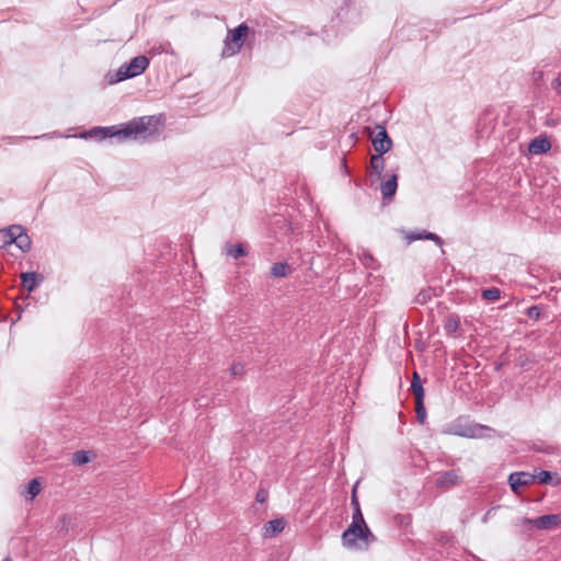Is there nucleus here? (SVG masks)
I'll return each mask as SVG.
<instances>
[{"label": "nucleus", "instance_id": "nucleus-1", "mask_svg": "<svg viewBox=\"0 0 561 561\" xmlns=\"http://www.w3.org/2000/svg\"><path fill=\"white\" fill-rule=\"evenodd\" d=\"M161 123V116L149 115L135 117L121 126L107 127H93L89 130L82 131L79 137L82 139L104 140L107 138H117L118 141L126 139H145L148 135H153L156 130H150L151 126H157Z\"/></svg>", "mask_w": 561, "mask_h": 561}, {"label": "nucleus", "instance_id": "nucleus-2", "mask_svg": "<svg viewBox=\"0 0 561 561\" xmlns=\"http://www.w3.org/2000/svg\"><path fill=\"white\" fill-rule=\"evenodd\" d=\"M249 31L250 28L245 23H241L233 30H229L225 38L221 57L228 58L237 55L243 47Z\"/></svg>", "mask_w": 561, "mask_h": 561}, {"label": "nucleus", "instance_id": "nucleus-3", "mask_svg": "<svg viewBox=\"0 0 561 561\" xmlns=\"http://www.w3.org/2000/svg\"><path fill=\"white\" fill-rule=\"evenodd\" d=\"M149 66V59L139 55L134 58L128 64L122 65L118 70L115 72L114 78H111L112 83H117L134 77L141 75Z\"/></svg>", "mask_w": 561, "mask_h": 561}, {"label": "nucleus", "instance_id": "nucleus-4", "mask_svg": "<svg viewBox=\"0 0 561 561\" xmlns=\"http://www.w3.org/2000/svg\"><path fill=\"white\" fill-rule=\"evenodd\" d=\"M375 536L367 525L351 524L342 534V543L348 549L357 548V540L368 545L369 540H374Z\"/></svg>", "mask_w": 561, "mask_h": 561}, {"label": "nucleus", "instance_id": "nucleus-5", "mask_svg": "<svg viewBox=\"0 0 561 561\" xmlns=\"http://www.w3.org/2000/svg\"><path fill=\"white\" fill-rule=\"evenodd\" d=\"M481 428H486V426L469 424V423H466L462 420L458 419L455 422L448 424L443 430V433L449 434V435L461 436V437L473 438L478 435V430H481Z\"/></svg>", "mask_w": 561, "mask_h": 561}, {"label": "nucleus", "instance_id": "nucleus-6", "mask_svg": "<svg viewBox=\"0 0 561 561\" xmlns=\"http://www.w3.org/2000/svg\"><path fill=\"white\" fill-rule=\"evenodd\" d=\"M524 524H531L537 529H551L561 524V514H547L537 518H525Z\"/></svg>", "mask_w": 561, "mask_h": 561}, {"label": "nucleus", "instance_id": "nucleus-7", "mask_svg": "<svg viewBox=\"0 0 561 561\" xmlns=\"http://www.w3.org/2000/svg\"><path fill=\"white\" fill-rule=\"evenodd\" d=\"M377 128L378 133L373 138V146L376 152L385 154L391 149L392 140L389 137L385 126L377 125Z\"/></svg>", "mask_w": 561, "mask_h": 561}, {"label": "nucleus", "instance_id": "nucleus-8", "mask_svg": "<svg viewBox=\"0 0 561 561\" xmlns=\"http://www.w3.org/2000/svg\"><path fill=\"white\" fill-rule=\"evenodd\" d=\"M462 481L461 476L459 474V470H447L442 473L436 479V486L439 489L448 490L455 485L460 484Z\"/></svg>", "mask_w": 561, "mask_h": 561}, {"label": "nucleus", "instance_id": "nucleus-9", "mask_svg": "<svg viewBox=\"0 0 561 561\" xmlns=\"http://www.w3.org/2000/svg\"><path fill=\"white\" fill-rule=\"evenodd\" d=\"M534 482L535 477L529 472H513L508 476V483L514 493H518L522 486L530 485Z\"/></svg>", "mask_w": 561, "mask_h": 561}, {"label": "nucleus", "instance_id": "nucleus-10", "mask_svg": "<svg viewBox=\"0 0 561 561\" xmlns=\"http://www.w3.org/2000/svg\"><path fill=\"white\" fill-rule=\"evenodd\" d=\"M20 277L21 285L27 293H32L44 279L42 274L35 272L22 273Z\"/></svg>", "mask_w": 561, "mask_h": 561}, {"label": "nucleus", "instance_id": "nucleus-11", "mask_svg": "<svg viewBox=\"0 0 561 561\" xmlns=\"http://www.w3.org/2000/svg\"><path fill=\"white\" fill-rule=\"evenodd\" d=\"M551 149V142L547 136L536 137L528 145L531 154H542Z\"/></svg>", "mask_w": 561, "mask_h": 561}, {"label": "nucleus", "instance_id": "nucleus-12", "mask_svg": "<svg viewBox=\"0 0 561 561\" xmlns=\"http://www.w3.org/2000/svg\"><path fill=\"white\" fill-rule=\"evenodd\" d=\"M398 188V175L392 174L387 181L381 183L380 192L383 199L392 198Z\"/></svg>", "mask_w": 561, "mask_h": 561}, {"label": "nucleus", "instance_id": "nucleus-13", "mask_svg": "<svg viewBox=\"0 0 561 561\" xmlns=\"http://www.w3.org/2000/svg\"><path fill=\"white\" fill-rule=\"evenodd\" d=\"M284 528H285V522L283 518L272 519L264 525L263 537H265V538L273 537V536L282 533L284 530Z\"/></svg>", "mask_w": 561, "mask_h": 561}, {"label": "nucleus", "instance_id": "nucleus-14", "mask_svg": "<svg viewBox=\"0 0 561 561\" xmlns=\"http://www.w3.org/2000/svg\"><path fill=\"white\" fill-rule=\"evenodd\" d=\"M354 0H345V8L341 7L337 16L344 21H353L358 16Z\"/></svg>", "mask_w": 561, "mask_h": 561}, {"label": "nucleus", "instance_id": "nucleus-15", "mask_svg": "<svg viewBox=\"0 0 561 561\" xmlns=\"http://www.w3.org/2000/svg\"><path fill=\"white\" fill-rule=\"evenodd\" d=\"M408 240L410 242L416 241V240H431L439 247H442L444 244L443 239L438 234H436L434 232L425 231V230H423L422 232L410 233L408 236Z\"/></svg>", "mask_w": 561, "mask_h": 561}, {"label": "nucleus", "instance_id": "nucleus-16", "mask_svg": "<svg viewBox=\"0 0 561 561\" xmlns=\"http://www.w3.org/2000/svg\"><path fill=\"white\" fill-rule=\"evenodd\" d=\"M535 482L540 484H558L561 479L558 478L557 473H552L551 471L541 470L537 474H534Z\"/></svg>", "mask_w": 561, "mask_h": 561}, {"label": "nucleus", "instance_id": "nucleus-17", "mask_svg": "<svg viewBox=\"0 0 561 561\" xmlns=\"http://www.w3.org/2000/svg\"><path fill=\"white\" fill-rule=\"evenodd\" d=\"M411 391L414 394L415 402L424 400V388L422 386L421 377L416 371H414L411 381Z\"/></svg>", "mask_w": 561, "mask_h": 561}, {"label": "nucleus", "instance_id": "nucleus-18", "mask_svg": "<svg viewBox=\"0 0 561 561\" xmlns=\"http://www.w3.org/2000/svg\"><path fill=\"white\" fill-rule=\"evenodd\" d=\"M226 254L233 257V259H240L248 254V250L244 244L238 243V244H226Z\"/></svg>", "mask_w": 561, "mask_h": 561}, {"label": "nucleus", "instance_id": "nucleus-19", "mask_svg": "<svg viewBox=\"0 0 561 561\" xmlns=\"http://www.w3.org/2000/svg\"><path fill=\"white\" fill-rule=\"evenodd\" d=\"M290 272L291 268L286 262L274 263L271 267V276L275 278L286 277Z\"/></svg>", "mask_w": 561, "mask_h": 561}, {"label": "nucleus", "instance_id": "nucleus-20", "mask_svg": "<svg viewBox=\"0 0 561 561\" xmlns=\"http://www.w3.org/2000/svg\"><path fill=\"white\" fill-rule=\"evenodd\" d=\"M459 327H460V319L458 316L450 314L445 319L444 330H445L446 334H448V335L454 334L455 332H457Z\"/></svg>", "mask_w": 561, "mask_h": 561}, {"label": "nucleus", "instance_id": "nucleus-21", "mask_svg": "<svg viewBox=\"0 0 561 561\" xmlns=\"http://www.w3.org/2000/svg\"><path fill=\"white\" fill-rule=\"evenodd\" d=\"M370 169L380 178L385 169V159L378 153L370 157Z\"/></svg>", "mask_w": 561, "mask_h": 561}, {"label": "nucleus", "instance_id": "nucleus-22", "mask_svg": "<svg viewBox=\"0 0 561 561\" xmlns=\"http://www.w3.org/2000/svg\"><path fill=\"white\" fill-rule=\"evenodd\" d=\"M13 243H15L22 252H28L32 245L31 239L27 236L26 231L19 236L18 239L13 241Z\"/></svg>", "mask_w": 561, "mask_h": 561}, {"label": "nucleus", "instance_id": "nucleus-23", "mask_svg": "<svg viewBox=\"0 0 561 561\" xmlns=\"http://www.w3.org/2000/svg\"><path fill=\"white\" fill-rule=\"evenodd\" d=\"M481 296L484 300L496 301L501 298V290L496 287H490L482 290Z\"/></svg>", "mask_w": 561, "mask_h": 561}, {"label": "nucleus", "instance_id": "nucleus-24", "mask_svg": "<svg viewBox=\"0 0 561 561\" xmlns=\"http://www.w3.org/2000/svg\"><path fill=\"white\" fill-rule=\"evenodd\" d=\"M26 492H27V495H28V500H33L35 496H37L39 494V492H41V483H39L37 478L32 479L27 483Z\"/></svg>", "mask_w": 561, "mask_h": 561}, {"label": "nucleus", "instance_id": "nucleus-25", "mask_svg": "<svg viewBox=\"0 0 561 561\" xmlns=\"http://www.w3.org/2000/svg\"><path fill=\"white\" fill-rule=\"evenodd\" d=\"M90 461V456L88 451L79 450L73 454L72 462L76 466H82Z\"/></svg>", "mask_w": 561, "mask_h": 561}, {"label": "nucleus", "instance_id": "nucleus-26", "mask_svg": "<svg viewBox=\"0 0 561 561\" xmlns=\"http://www.w3.org/2000/svg\"><path fill=\"white\" fill-rule=\"evenodd\" d=\"M415 413L420 424H424L426 421V410L424 405V400L415 402Z\"/></svg>", "mask_w": 561, "mask_h": 561}, {"label": "nucleus", "instance_id": "nucleus-27", "mask_svg": "<svg viewBox=\"0 0 561 561\" xmlns=\"http://www.w3.org/2000/svg\"><path fill=\"white\" fill-rule=\"evenodd\" d=\"M13 241L14 238L10 237L5 229L0 230V249L11 245Z\"/></svg>", "mask_w": 561, "mask_h": 561}, {"label": "nucleus", "instance_id": "nucleus-28", "mask_svg": "<svg viewBox=\"0 0 561 561\" xmlns=\"http://www.w3.org/2000/svg\"><path fill=\"white\" fill-rule=\"evenodd\" d=\"M351 524H357V525H367L360 507H354L353 510V516H352V523Z\"/></svg>", "mask_w": 561, "mask_h": 561}, {"label": "nucleus", "instance_id": "nucleus-29", "mask_svg": "<svg viewBox=\"0 0 561 561\" xmlns=\"http://www.w3.org/2000/svg\"><path fill=\"white\" fill-rule=\"evenodd\" d=\"M5 231L10 234V237L18 239L19 236H21L23 232H25V229L20 225H13L5 229Z\"/></svg>", "mask_w": 561, "mask_h": 561}, {"label": "nucleus", "instance_id": "nucleus-30", "mask_svg": "<svg viewBox=\"0 0 561 561\" xmlns=\"http://www.w3.org/2000/svg\"><path fill=\"white\" fill-rule=\"evenodd\" d=\"M526 314L529 319L538 320L541 316V311L538 306H531V307L527 308Z\"/></svg>", "mask_w": 561, "mask_h": 561}, {"label": "nucleus", "instance_id": "nucleus-31", "mask_svg": "<svg viewBox=\"0 0 561 561\" xmlns=\"http://www.w3.org/2000/svg\"><path fill=\"white\" fill-rule=\"evenodd\" d=\"M268 493L266 490L261 489L256 493V501L260 503H264L267 500Z\"/></svg>", "mask_w": 561, "mask_h": 561}, {"label": "nucleus", "instance_id": "nucleus-32", "mask_svg": "<svg viewBox=\"0 0 561 561\" xmlns=\"http://www.w3.org/2000/svg\"><path fill=\"white\" fill-rule=\"evenodd\" d=\"M351 504H352L353 508L354 507H360L359 506V502H358L357 496H356V491L355 490H353V494H352V499H351Z\"/></svg>", "mask_w": 561, "mask_h": 561}, {"label": "nucleus", "instance_id": "nucleus-33", "mask_svg": "<svg viewBox=\"0 0 561 561\" xmlns=\"http://www.w3.org/2000/svg\"><path fill=\"white\" fill-rule=\"evenodd\" d=\"M243 367L241 365H233L231 370H232V375L237 376L239 374H241Z\"/></svg>", "mask_w": 561, "mask_h": 561}, {"label": "nucleus", "instance_id": "nucleus-34", "mask_svg": "<svg viewBox=\"0 0 561 561\" xmlns=\"http://www.w3.org/2000/svg\"><path fill=\"white\" fill-rule=\"evenodd\" d=\"M493 510H494V508L489 510V511L483 515V517H482V519H481L483 524H486V523H488V520H489V518H490V515H491V513H492V511H493Z\"/></svg>", "mask_w": 561, "mask_h": 561}, {"label": "nucleus", "instance_id": "nucleus-35", "mask_svg": "<svg viewBox=\"0 0 561 561\" xmlns=\"http://www.w3.org/2000/svg\"><path fill=\"white\" fill-rule=\"evenodd\" d=\"M35 138L36 139H38V138H51V135L50 134H43L41 136H36Z\"/></svg>", "mask_w": 561, "mask_h": 561}, {"label": "nucleus", "instance_id": "nucleus-36", "mask_svg": "<svg viewBox=\"0 0 561 561\" xmlns=\"http://www.w3.org/2000/svg\"><path fill=\"white\" fill-rule=\"evenodd\" d=\"M2 561H12L9 557L3 559Z\"/></svg>", "mask_w": 561, "mask_h": 561}]
</instances>
